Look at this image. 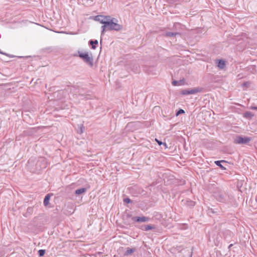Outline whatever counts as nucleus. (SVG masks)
Instances as JSON below:
<instances>
[{
	"mask_svg": "<svg viewBox=\"0 0 257 257\" xmlns=\"http://www.w3.org/2000/svg\"><path fill=\"white\" fill-rule=\"evenodd\" d=\"M47 161L44 157H31L28 161V169L33 173H39L47 167Z\"/></svg>",
	"mask_w": 257,
	"mask_h": 257,
	"instance_id": "1",
	"label": "nucleus"
},
{
	"mask_svg": "<svg viewBox=\"0 0 257 257\" xmlns=\"http://www.w3.org/2000/svg\"><path fill=\"white\" fill-rule=\"evenodd\" d=\"M79 57L82 59L89 66L92 67L93 66V59L92 55H89L88 52H78Z\"/></svg>",
	"mask_w": 257,
	"mask_h": 257,
	"instance_id": "2",
	"label": "nucleus"
},
{
	"mask_svg": "<svg viewBox=\"0 0 257 257\" xmlns=\"http://www.w3.org/2000/svg\"><path fill=\"white\" fill-rule=\"evenodd\" d=\"M117 21L116 19L115 18H111L110 16L108 17V19L107 20L109 25H108V30H114L116 31H120L122 29V26L115 22L114 21Z\"/></svg>",
	"mask_w": 257,
	"mask_h": 257,
	"instance_id": "3",
	"label": "nucleus"
},
{
	"mask_svg": "<svg viewBox=\"0 0 257 257\" xmlns=\"http://www.w3.org/2000/svg\"><path fill=\"white\" fill-rule=\"evenodd\" d=\"M251 140V138L250 137L237 135L234 139L233 143L235 144H247Z\"/></svg>",
	"mask_w": 257,
	"mask_h": 257,
	"instance_id": "4",
	"label": "nucleus"
},
{
	"mask_svg": "<svg viewBox=\"0 0 257 257\" xmlns=\"http://www.w3.org/2000/svg\"><path fill=\"white\" fill-rule=\"evenodd\" d=\"M214 197L217 201L226 203L227 201V195L226 193L219 192L215 193Z\"/></svg>",
	"mask_w": 257,
	"mask_h": 257,
	"instance_id": "5",
	"label": "nucleus"
},
{
	"mask_svg": "<svg viewBox=\"0 0 257 257\" xmlns=\"http://www.w3.org/2000/svg\"><path fill=\"white\" fill-rule=\"evenodd\" d=\"M202 91V89L199 87L194 88L191 89H184L181 91L182 95H186L191 94H195Z\"/></svg>",
	"mask_w": 257,
	"mask_h": 257,
	"instance_id": "6",
	"label": "nucleus"
},
{
	"mask_svg": "<svg viewBox=\"0 0 257 257\" xmlns=\"http://www.w3.org/2000/svg\"><path fill=\"white\" fill-rule=\"evenodd\" d=\"M133 221L137 222H145L150 220V218L146 216H135L132 218Z\"/></svg>",
	"mask_w": 257,
	"mask_h": 257,
	"instance_id": "7",
	"label": "nucleus"
},
{
	"mask_svg": "<svg viewBox=\"0 0 257 257\" xmlns=\"http://www.w3.org/2000/svg\"><path fill=\"white\" fill-rule=\"evenodd\" d=\"M109 16H104L102 15H98L94 17V20L95 21H98L100 22L101 24L104 23L106 22V20H108Z\"/></svg>",
	"mask_w": 257,
	"mask_h": 257,
	"instance_id": "8",
	"label": "nucleus"
},
{
	"mask_svg": "<svg viewBox=\"0 0 257 257\" xmlns=\"http://www.w3.org/2000/svg\"><path fill=\"white\" fill-rule=\"evenodd\" d=\"M217 66L220 69H223L225 67V62L222 59H219L216 60Z\"/></svg>",
	"mask_w": 257,
	"mask_h": 257,
	"instance_id": "9",
	"label": "nucleus"
},
{
	"mask_svg": "<svg viewBox=\"0 0 257 257\" xmlns=\"http://www.w3.org/2000/svg\"><path fill=\"white\" fill-rule=\"evenodd\" d=\"M140 228L144 231H148L149 230L155 229V226L151 224L144 225H142Z\"/></svg>",
	"mask_w": 257,
	"mask_h": 257,
	"instance_id": "10",
	"label": "nucleus"
},
{
	"mask_svg": "<svg viewBox=\"0 0 257 257\" xmlns=\"http://www.w3.org/2000/svg\"><path fill=\"white\" fill-rule=\"evenodd\" d=\"M182 202L184 203V204H185L187 206H188L189 207H192L195 206V202L190 200H183Z\"/></svg>",
	"mask_w": 257,
	"mask_h": 257,
	"instance_id": "11",
	"label": "nucleus"
},
{
	"mask_svg": "<svg viewBox=\"0 0 257 257\" xmlns=\"http://www.w3.org/2000/svg\"><path fill=\"white\" fill-rule=\"evenodd\" d=\"M102 24H103V26H101V35H103L104 33V32L106 30H108V25H109V23L107 21V20H106V22H105L104 23H103Z\"/></svg>",
	"mask_w": 257,
	"mask_h": 257,
	"instance_id": "12",
	"label": "nucleus"
},
{
	"mask_svg": "<svg viewBox=\"0 0 257 257\" xmlns=\"http://www.w3.org/2000/svg\"><path fill=\"white\" fill-rule=\"evenodd\" d=\"M227 162L225 160H218L214 162V163L218 166L220 169L223 170H226V168L221 165V163H226Z\"/></svg>",
	"mask_w": 257,
	"mask_h": 257,
	"instance_id": "13",
	"label": "nucleus"
},
{
	"mask_svg": "<svg viewBox=\"0 0 257 257\" xmlns=\"http://www.w3.org/2000/svg\"><path fill=\"white\" fill-rule=\"evenodd\" d=\"M52 195V194H48L45 196L44 199V202H43L44 206H47L49 204L50 197Z\"/></svg>",
	"mask_w": 257,
	"mask_h": 257,
	"instance_id": "14",
	"label": "nucleus"
},
{
	"mask_svg": "<svg viewBox=\"0 0 257 257\" xmlns=\"http://www.w3.org/2000/svg\"><path fill=\"white\" fill-rule=\"evenodd\" d=\"M86 189L85 188H81L76 189L75 191V194H76V195H80L82 193L86 192Z\"/></svg>",
	"mask_w": 257,
	"mask_h": 257,
	"instance_id": "15",
	"label": "nucleus"
},
{
	"mask_svg": "<svg viewBox=\"0 0 257 257\" xmlns=\"http://www.w3.org/2000/svg\"><path fill=\"white\" fill-rule=\"evenodd\" d=\"M181 33L179 32H168L165 33V36L169 37H175L177 35H180Z\"/></svg>",
	"mask_w": 257,
	"mask_h": 257,
	"instance_id": "16",
	"label": "nucleus"
},
{
	"mask_svg": "<svg viewBox=\"0 0 257 257\" xmlns=\"http://www.w3.org/2000/svg\"><path fill=\"white\" fill-rule=\"evenodd\" d=\"M89 44L91 45V48L92 49H96V45L98 44V41L91 40L89 41Z\"/></svg>",
	"mask_w": 257,
	"mask_h": 257,
	"instance_id": "17",
	"label": "nucleus"
},
{
	"mask_svg": "<svg viewBox=\"0 0 257 257\" xmlns=\"http://www.w3.org/2000/svg\"><path fill=\"white\" fill-rule=\"evenodd\" d=\"M135 251V249L134 248H127L126 250L124 253V255L128 256L133 253Z\"/></svg>",
	"mask_w": 257,
	"mask_h": 257,
	"instance_id": "18",
	"label": "nucleus"
},
{
	"mask_svg": "<svg viewBox=\"0 0 257 257\" xmlns=\"http://www.w3.org/2000/svg\"><path fill=\"white\" fill-rule=\"evenodd\" d=\"M183 80H180V81H177V80H174L172 81V85H174V86H177V85H181L182 84V82H183Z\"/></svg>",
	"mask_w": 257,
	"mask_h": 257,
	"instance_id": "19",
	"label": "nucleus"
},
{
	"mask_svg": "<svg viewBox=\"0 0 257 257\" xmlns=\"http://www.w3.org/2000/svg\"><path fill=\"white\" fill-rule=\"evenodd\" d=\"M244 116L246 118H250L253 116V114L249 111H247L244 113Z\"/></svg>",
	"mask_w": 257,
	"mask_h": 257,
	"instance_id": "20",
	"label": "nucleus"
},
{
	"mask_svg": "<svg viewBox=\"0 0 257 257\" xmlns=\"http://www.w3.org/2000/svg\"><path fill=\"white\" fill-rule=\"evenodd\" d=\"M33 212V208L32 207H29L27 209L26 214L31 215Z\"/></svg>",
	"mask_w": 257,
	"mask_h": 257,
	"instance_id": "21",
	"label": "nucleus"
},
{
	"mask_svg": "<svg viewBox=\"0 0 257 257\" xmlns=\"http://www.w3.org/2000/svg\"><path fill=\"white\" fill-rule=\"evenodd\" d=\"M45 253V250L44 249H40L38 250V254L41 257L43 256Z\"/></svg>",
	"mask_w": 257,
	"mask_h": 257,
	"instance_id": "22",
	"label": "nucleus"
},
{
	"mask_svg": "<svg viewBox=\"0 0 257 257\" xmlns=\"http://www.w3.org/2000/svg\"><path fill=\"white\" fill-rule=\"evenodd\" d=\"M185 113V111L182 109H179L176 113V115L177 116L180 114H183Z\"/></svg>",
	"mask_w": 257,
	"mask_h": 257,
	"instance_id": "23",
	"label": "nucleus"
},
{
	"mask_svg": "<svg viewBox=\"0 0 257 257\" xmlns=\"http://www.w3.org/2000/svg\"><path fill=\"white\" fill-rule=\"evenodd\" d=\"M0 54L5 55L7 56H9L10 58H14V57H15L14 55L9 54H7L6 53L3 52V51H1V49H0Z\"/></svg>",
	"mask_w": 257,
	"mask_h": 257,
	"instance_id": "24",
	"label": "nucleus"
},
{
	"mask_svg": "<svg viewBox=\"0 0 257 257\" xmlns=\"http://www.w3.org/2000/svg\"><path fill=\"white\" fill-rule=\"evenodd\" d=\"M156 142L158 143V144L161 146V145H163L164 146H165L166 148H167V144L165 143H163L161 141H159L158 140H157V139H156Z\"/></svg>",
	"mask_w": 257,
	"mask_h": 257,
	"instance_id": "25",
	"label": "nucleus"
},
{
	"mask_svg": "<svg viewBox=\"0 0 257 257\" xmlns=\"http://www.w3.org/2000/svg\"><path fill=\"white\" fill-rule=\"evenodd\" d=\"M174 26L176 28H179L180 29H181V28L182 27H183V26L181 25L180 23H176L175 24H174Z\"/></svg>",
	"mask_w": 257,
	"mask_h": 257,
	"instance_id": "26",
	"label": "nucleus"
},
{
	"mask_svg": "<svg viewBox=\"0 0 257 257\" xmlns=\"http://www.w3.org/2000/svg\"><path fill=\"white\" fill-rule=\"evenodd\" d=\"M79 95L80 96H85V98L86 99H89V95L87 94V95H85L84 94L81 93V92H79Z\"/></svg>",
	"mask_w": 257,
	"mask_h": 257,
	"instance_id": "27",
	"label": "nucleus"
},
{
	"mask_svg": "<svg viewBox=\"0 0 257 257\" xmlns=\"http://www.w3.org/2000/svg\"><path fill=\"white\" fill-rule=\"evenodd\" d=\"M123 202L124 203H130L132 202V200L128 198H126L123 199Z\"/></svg>",
	"mask_w": 257,
	"mask_h": 257,
	"instance_id": "28",
	"label": "nucleus"
},
{
	"mask_svg": "<svg viewBox=\"0 0 257 257\" xmlns=\"http://www.w3.org/2000/svg\"><path fill=\"white\" fill-rule=\"evenodd\" d=\"M250 108L253 110H257V106H251Z\"/></svg>",
	"mask_w": 257,
	"mask_h": 257,
	"instance_id": "29",
	"label": "nucleus"
},
{
	"mask_svg": "<svg viewBox=\"0 0 257 257\" xmlns=\"http://www.w3.org/2000/svg\"><path fill=\"white\" fill-rule=\"evenodd\" d=\"M232 244H230V245H229V247H229V248H230V247H231V246H232Z\"/></svg>",
	"mask_w": 257,
	"mask_h": 257,
	"instance_id": "30",
	"label": "nucleus"
}]
</instances>
